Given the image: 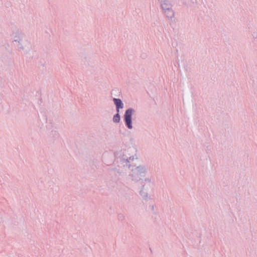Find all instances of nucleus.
<instances>
[{
	"mask_svg": "<svg viewBox=\"0 0 257 257\" xmlns=\"http://www.w3.org/2000/svg\"><path fill=\"white\" fill-rule=\"evenodd\" d=\"M133 109H128L126 110L124 114V120L126 123V124L128 128H132V115L133 113Z\"/></svg>",
	"mask_w": 257,
	"mask_h": 257,
	"instance_id": "1",
	"label": "nucleus"
},
{
	"mask_svg": "<svg viewBox=\"0 0 257 257\" xmlns=\"http://www.w3.org/2000/svg\"><path fill=\"white\" fill-rule=\"evenodd\" d=\"M162 7L167 17L169 18H171L174 16V13L173 11L170 9V4L164 3L163 4H162Z\"/></svg>",
	"mask_w": 257,
	"mask_h": 257,
	"instance_id": "2",
	"label": "nucleus"
},
{
	"mask_svg": "<svg viewBox=\"0 0 257 257\" xmlns=\"http://www.w3.org/2000/svg\"><path fill=\"white\" fill-rule=\"evenodd\" d=\"M113 101L116 106L117 112H118L119 109L123 107V104L119 99L113 98Z\"/></svg>",
	"mask_w": 257,
	"mask_h": 257,
	"instance_id": "3",
	"label": "nucleus"
},
{
	"mask_svg": "<svg viewBox=\"0 0 257 257\" xmlns=\"http://www.w3.org/2000/svg\"><path fill=\"white\" fill-rule=\"evenodd\" d=\"M113 120L114 122H118L120 120V116L119 114L117 113L114 116L113 118Z\"/></svg>",
	"mask_w": 257,
	"mask_h": 257,
	"instance_id": "4",
	"label": "nucleus"
}]
</instances>
